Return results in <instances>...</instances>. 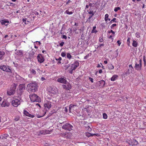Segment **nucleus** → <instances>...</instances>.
<instances>
[{
	"label": "nucleus",
	"instance_id": "obj_1",
	"mask_svg": "<svg viewBox=\"0 0 146 146\" xmlns=\"http://www.w3.org/2000/svg\"><path fill=\"white\" fill-rule=\"evenodd\" d=\"M27 89L29 92H34L37 90V85L36 82H32L27 86Z\"/></svg>",
	"mask_w": 146,
	"mask_h": 146
},
{
	"label": "nucleus",
	"instance_id": "obj_2",
	"mask_svg": "<svg viewBox=\"0 0 146 146\" xmlns=\"http://www.w3.org/2000/svg\"><path fill=\"white\" fill-rule=\"evenodd\" d=\"M17 84L15 83H13L10 87L9 90L7 92V94L9 96L13 95L15 92L17 86Z\"/></svg>",
	"mask_w": 146,
	"mask_h": 146
},
{
	"label": "nucleus",
	"instance_id": "obj_3",
	"mask_svg": "<svg viewBox=\"0 0 146 146\" xmlns=\"http://www.w3.org/2000/svg\"><path fill=\"white\" fill-rule=\"evenodd\" d=\"M29 98L31 100L32 102H40L41 100L40 98L37 95L33 94L32 95H30Z\"/></svg>",
	"mask_w": 146,
	"mask_h": 146
},
{
	"label": "nucleus",
	"instance_id": "obj_4",
	"mask_svg": "<svg viewBox=\"0 0 146 146\" xmlns=\"http://www.w3.org/2000/svg\"><path fill=\"white\" fill-rule=\"evenodd\" d=\"M25 86L24 84H20L19 86L18 89L17 90V93L19 95H21L25 90Z\"/></svg>",
	"mask_w": 146,
	"mask_h": 146
},
{
	"label": "nucleus",
	"instance_id": "obj_5",
	"mask_svg": "<svg viewBox=\"0 0 146 146\" xmlns=\"http://www.w3.org/2000/svg\"><path fill=\"white\" fill-rule=\"evenodd\" d=\"M79 64V62L77 61L75 62L74 64H72L71 65V69L69 71V73L72 74L73 70H75L78 66Z\"/></svg>",
	"mask_w": 146,
	"mask_h": 146
},
{
	"label": "nucleus",
	"instance_id": "obj_6",
	"mask_svg": "<svg viewBox=\"0 0 146 146\" xmlns=\"http://www.w3.org/2000/svg\"><path fill=\"white\" fill-rule=\"evenodd\" d=\"M73 126L69 123H66L62 126V128L65 130H67L70 131L72 130Z\"/></svg>",
	"mask_w": 146,
	"mask_h": 146
},
{
	"label": "nucleus",
	"instance_id": "obj_7",
	"mask_svg": "<svg viewBox=\"0 0 146 146\" xmlns=\"http://www.w3.org/2000/svg\"><path fill=\"white\" fill-rule=\"evenodd\" d=\"M72 134L70 132H66L60 134L61 136L68 139H70L72 137Z\"/></svg>",
	"mask_w": 146,
	"mask_h": 146
},
{
	"label": "nucleus",
	"instance_id": "obj_8",
	"mask_svg": "<svg viewBox=\"0 0 146 146\" xmlns=\"http://www.w3.org/2000/svg\"><path fill=\"white\" fill-rule=\"evenodd\" d=\"M139 64H137L136 63H135L134 68L137 71L141 70L142 66V60L140 59L139 61Z\"/></svg>",
	"mask_w": 146,
	"mask_h": 146
},
{
	"label": "nucleus",
	"instance_id": "obj_9",
	"mask_svg": "<svg viewBox=\"0 0 146 146\" xmlns=\"http://www.w3.org/2000/svg\"><path fill=\"white\" fill-rule=\"evenodd\" d=\"M0 69L3 71L8 72H11V70L9 66L3 65L0 66Z\"/></svg>",
	"mask_w": 146,
	"mask_h": 146
},
{
	"label": "nucleus",
	"instance_id": "obj_10",
	"mask_svg": "<svg viewBox=\"0 0 146 146\" xmlns=\"http://www.w3.org/2000/svg\"><path fill=\"white\" fill-rule=\"evenodd\" d=\"M20 100L18 99H15L13 100L11 102L12 105L15 107H17L19 105H20Z\"/></svg>",
	"mask_w": 146,
	"mask_h": 146
},
{
	"label": "nucleus",
	"instance_id": "obj_11",
	"mask_svg": "<svg viewBox=\"0 0 146 146\" xmlns=\"http://www.w3.org/2000/svg\"><path fill=\"white\" fill-rule=\"evenodd\" d=\"M58 92V89L56 88H52L50 92V95L51 96H54V95L56 94Z\"/></svg>",
	"mask_w": 146,
	"mask_h": 146
},
{
	"label": "nucleus",
	"instance_id": "obj_12",
	"mask_svg": "<svg viewBox=\"0 0 146 146\" xmlns=\"http://www.w3.org/2000/svg\"><path fill=\"white\" fill-rule=\"evenodd\" d=\"M16 80L17 82H19L20 83L23 82L25 81L24 78L21 77L19 75H17L15 77Z\"/></svg>",
	"mask_w": 146,
	"mask_h": 146
},
{
	"label": "nucleus",
	"instance_id": "obj_13",
	"mask_svg": "<svg viewBox=\"0 0 146 146\" xmlns=\"http://www.w3.org/2000/svg\"><path fill=\"white\" fill-rule=\"evenodd\" d=\"M44 106L45 108H47L49 109L51 107V102L50 101L46 100L44 102Z\"/></svg>",
	"mask_w": 146,
	"mask_h": 146
},
{
	"label": "nucleus",
	"instance_id": "obj_14",
	"mask_svg": "<svg viewBox=\"0 0 146 146\" xmlns=\"http://www.w3.org/2000/svg\"><path fill=\"white\" fill-rule=\"evenodd\" d=\"M37 57L38 61L40 63H42L44 61V58L43 57L41 54H38Z\"/></svg>",
	"mask_w": 146,
	"mask_h": 146
},
{
	"label": "nucleus",
	"instance_id": "obj_15",
	"mask_svg": "<svg viewBox=\"0 0 146 146\" xmlns=\"http://www.w3.org/2000/svg\"><path fill=\"white\" fill-rule=\"evenodd\" d=\"M128 143L130 145L132 146L137 145L139 143L135 139L133 140L132 141H129L128 142Z\"/></svg>",
	"mask_w": 146,
	"mask_h": 146
},
{
	"label": "nucleus",
	"instance_id": "obj_16",
	"mask_svg": "<svg viewBox=\"0 0 146 146\" xmlns=\"http://www.w3.org/2000/svg\"><path fill=\"white\" fill-rule=\"evenodd\" d=\"M57 81L58 82L66 84V80L64 78H59L58 79Z\"/></svg>",
	"mask_w": 146,
	"mask_h": 146
},
{
	"label": "nucleus",
	"instance_id": "obj_17",
	"mask_svg": "<svg viewBox=\"0 0 146 146\" xmlns=\"http://www.w3.org/2000/svg\"><path fill=\"white\" fill-rule=\"evenodd\" d=\"M24 113L25 115L32 118H33L35 116L34 115L30 114L28 111L25 110L24 111Z\"/></svg>",
	"mask_w": 146,
	"mask_h": 146
},
{
	"label": "nucleus",
	"instance_id": "obj_18",
	"mask_svg": "<svg viewBox=\"0 0 146 146\" xmlns=\"http://www.w3.org/2000/svg\"><path fill=\"white\" fill-rule=\"evenodd\" d=\"M9 105L10 104L9 103L7 102L6 100H5L3 101L1 105L3 107H5L6 106L9 107Z\"/></svg>",
	"mask_w": 146,
	"mask_h": 146
},
{
	"label": "nucleus",
	"instance_id": "obj_19",
	"mask_svg": "<svg viewBox=\"0 0 146 146\" xmlns=\"http://www.w3.org/2000/svg\"><path fill=\"white\" fill-rule=\"evenodd\" d=\"M77 107V105H74L73 104H71L70 105L69 107V111H71V110H74V108H75V107Z\"/></svg>",
	"mask_w": 146,
	"mask_h": 146
},
{
	"label": "nucleus",
	"instance_id": "obj_20",
	"mask_svg": "<svg viewBox=\"0 0 146 146\" xmlns=\"http://www.w3.org/2000/svg\"><path fill=\"white\" fill-rule=\"evenodd\" d=\"M118 76L116 75H113L111 78V80L112 81H115L117 79Z\"/></svg>",
	"mask_w": 146,
	"mask_h": 146
},
{
	"label": "nucleus",
	"instance_id": "obj_21",
	"mask_svg": "<svg viewBox=\"0 0 146 146\" xmlns=\"http://www.w3.org/2000/svg\"><path fill=\"white\" fill-rule=\"evenodd\" d=\"M93 16L94 15H89V17L88 18V19L87 20V21L89 23H90L91 22V20L93 21L94 19H92V18Z\"/></svg>",
	"mask_w": 146,
	"mask_h": 146
},
{
	"label": "nucleus",
	"instance_id": "obj_22",
	"mask_svg": "<svg viewBox=\"0 0 146 146\" xmlns=\"http://www.w3.org/2000/svg\"><path fill=\"white\" fill-rule=\"evenodd\" d=\"M96 135V134H91L89 133L88 132L86 133V135L88 137H89L90 136H93L94 135Z\"/></svg>",
	"mask_w": 146,
	"mask_h": 146
},
{
	"label": "nucleus",
	"instance_id": "obj_23",
	"mask_svg": "<svg viewBox=\"0 0 146 146\" xmlns=\"http://www.w3.org/2000/svg\"><path fill=\"white\" fill-rule=\"evenodd\" d=\"M132 45L134 47H137L138 45V43L135 40H133L132 43Z\"/></svg>",
	"mask_w": 146,
	"mask_h": 146
},
{
	"label": "nucleus",
	"instance_id": "obj_24",
	"mask_svg": "<svg viewBox=\"0 0 146 146\" xmlns=\"http://www.w3.org/2000/svg\"><path fill=\"white\" fill-rule=\"evenodd\" d=\"M30 73L32 74L35 75L36 74V71L33 69H30Z\"/></svg>",
	"mask_w": 146,
	"mask_h": 146
},
{
	"label": "nucleus",
	"instance_id": "obj_25",
	"mask_svg": "<svg viewBox=\"0 0 146 146\" xmlns=\"http://www.w3.org/2000/svg\"><path fill=\"white\" fill-rule=\"evenodd\" d=\"M42 112L43 113V114L42 116H40V115L37 116V117L38 118H39L41 117L42 116H43L46 113V111L45 110H42Z\"/></svg>",
	"mask_w": 146,
	"mask_h": 146
},
{
	"label": "nucleus",
	"instance_id": "obj_26",
	"mask_svg": "<svg viewBox=\"0 0 146 146\" xmlns=\"http://www.w3.org/2000/svg\"><path fill=\"white\" fill-rule=\"evenodd\" d=\"M1 23L2 25H4L6 23H9L8 21L2 20L1 21Z\"/></svg>",
	"mask_w": 146,
	"mask_h": 146
},
{
	"label": "nucleus",
	"instance_id": "obj_27",
	"mask_svg": "<svg viewBox=\"0 0 146 146\" xmlns=\"http://www.w3.org/2000/svg\"><path fill=\"white\" fill-rule=\"evenodd\" d=\"M5 54L4 52L2 51H0V59H1Z\"/></svg>",
	"mask_w": 146,
	"mask_h": 146
},
{
	"label": "nucleus",
	"instance_id": "obj_28",
	"mask_svg": "<svg viewBox=\"0 0 146 146\" xmlns=\"http://www.w3.org/2000/svg\"><path fill=\"white\" fill-rule=\"evenodd\" d=\"M100 83L101 84L102 87L104 86L105 82L104 80H101L100 81Z\"/></svg>",
	"mask_w": 146,
	"mask_h": 146
},
{
	"label": "nucleus",
	"instance_id": "obj_29",
	"mask_svg": "<svg viewBox=\"0 0 146 146\" xmlns=\"http://www.w3.org/2000/svg\"><path fill=\"white\" fill-rule=\"evenodd\" d=\"M114 68V66L112 64H111L109 65V69L110 70H112Z\"/></svg>",
	"mask_w": 146,
	"mask_h": 146
},
{
	"label": "nucleus",
	"instance_id": "obj_30",
	"mask_svg": "<svg viewBox=\"0 0 146 146\" xmlns=\"http://www.w3.org/2000/svg\"><path fill=\"white\" fill-rule=\"evenodd\" d=\"M96 26H94L93 28V29L92 31V33H96L97 32V31L96 30Z\"/></svg>",
	"mask_w": 146,
	"mask_h": 146
},
{
	"label": "nucleus",
	"instance_id": "obj_31",
	"mask_svg": "<svg viewBox=\"0 0 146 146\" xmlns=\"http://www.w3.org/2000/svg\"><path fill=\"white\" fill-rule=\"evenodd\" d=\"M72 56L71 55L70 53H67V57L69 60L70 59L72 58Z\"/></svg>",
	"mask_w": 146,
	"mask_h": 146
},
{
	"label": "nucleus",
	"instance_id": "obj_32",
	"mask_svg": "<svg viewBox=\"0 0 146 146\" xmlns=\"http://www.w3.org/2000/svg\"><path fill=\"white\" fill-rule=\"evenodd\" d=\"M66 86H67V90H69L71 88V85L69 84H68Z\"/></svg>",
	"mask_w": 146,
	"mask_h": 146
},
{
	"label": "nucleus",
	"instance_id": "obj_33",
	"mask_svg": "<svg viewBox=\"0 0 146 146\" xmlns=\"http://www.w3.org/2000/svg\"><path fill=\"white\" fill-rule=\"evenodd\" d=\"M108 17L109 15L108 14H106L105 15V20L106 21L108 20Z\"/></svg>",
	"mask_w": 146,
	"mask_h": 146
},
{
	"label": "nucleus",
	"instance_id": "obj_34",
	"mask_svg": "<svg viewBox=\"0 0 146 146\" xmlns=\"http://www.w3.org/2000/svg\"><path fill=\"white\" fill-rule=\"evenodd\" d=\"M51 131H50L49 130H44L45 135L48 134H50L51 133Z\"/></svg>",
	"mask_w": 146,
	"mask_h": 146
},
{
	"label": "nucleus",
	"instance_id": "obj_35",
	"mask_svg": "<svg viewBox=\"0 0 146 146\" xmlns=\"http://www.w3.org/2000/svg\"><path fill=\"white\" fill-rule=\"evenodd\" d=\"M65 13H66L68 15H71L73 13V12L71 11H69L68 10H67L66 11Z\"/></svg>",
	"mask_w": 146,
	"mask_h": 146
},
{
	"label": "nucleus",
	"instance_id": "obj_36",
	"mask_svg": "<svg viewBox=\"0 0 146 146\" xmlns=\"http://www.w3.org/2000/svg\"><path fill=\"white\" fill-rule=\"evenodd\" d=\"M103 118L104 119H106L107 118V117H108L106 113H104L103 114Z\"/></svg>",
	"mask_w": 146,
	"mask_h": 146
},
{
	"label": "nucleus",
	"instance_id": "obj_37",
	"mask_svg": "<svg viewBox=\"0 0 146 146\" xmlns=\"http://www.w3.org/2000/svg\"><path fill=\"white\" fill-rule=\"evenodd\" d=\"M120 9L121 8L119 7H115L114 9V11L115 12H117L118 10H120Z\"/></svg>",
	"mask_w": 146,
	"mask_h": 146
},
{
	"label": "nucleus",
	"instance_id": "obj_38",
	"mask_svg": "<svg viewBox=\"0 0 146 146\" xmlns=\"http://www.w3.org/2000/svg\"><path fill=\"white\" fill-rule=\"evenodd\" d=\"M116 19V18H114L110 22V23H112L113 22L116 23V22L115 21Z\"/></svg>",
	"mask_w": 146,
	"mask_h": 146
},
{
	"label": "nucleus",
	"instance_id": "obj_39",
	"mask_svg": "<svg viewBox=\"0 0 146 146\" xmlns=\"http://www.w3.org/2000/svg\"><path fill=\"white\" fill-rule=\"evenodd\" d=\"M88 13L89 15H94V13L92 10L88 12Z\"/></svg>",
	"mask_w": 146,
	"mask_h": 146
},
{
	"label": "nucleus",
	"instance_id": "obj_40",
	"mask_svg": "<svg viewBox=\"0 0 146 146\" xmlns=\"http://www.w3.org/2000/svg\"><path fill=\"white\" fill-rule=\"evenodd\" d=\"M19 119L20 117L19 116H17L15 117L14 120L15 121H19Z\"/></svg>",
	"mask_w": 146,
	"mask_h": 146
},
{
	"label": "nucleus",
	"instance_id": "obj_41",
	"mask_svg": "<svg viewBox=\"0 0 146 146\" xmlns=\"http://www.w3.org/2000/svg\"><path fill=\"white\" fill-rule=\"evenodd\" d=\"M129 67L130 70H131V72H132V71H133V66H132L131 64L129 65Z\"/></svg>",
	"mask_w": 146,
	"mask_h": 146
},
{
	"label": "nucleus",
	"instance_id": "obj_42",
	"mask_svg": "<svg viewBox=\"0 0 146 146\" xmlns=\"http://www.w3.org/2000/svg\"><path fill=\"white\" fill-rule=\"evenodd\" d=\"M130 38L129 37L128 38L127 40V42L128 46L129 45L130 43Z\"/></svg>",
	"mask_w": 146,
	"mask_h": 146
},
{
	"label": "nucleus",
	"instance_id": "obj_43",
	"mask_svg": "<svg viewBox=\"0 0 146 146\" xmlns=\"http://www.w3.org/2000/svg\"><path fill=\"white\" fill-rule=\"evenodd\" d=\"M135 36L137 38H139L140 37V34L138 32H137L135 34Z\"/></svg>",
	"mask_w": 146,
	"mask_h": 146
},
{
	"label": "nucleus",
	"instance_id": "obj_44",
	"mask_svg": "<svg viewBox=\"0 0 146 146\" xmlns=\"http://www.w3.org/2000/svg\"><path fill=\"white\" fill-rule=\"evenodd\" d=\"M61 55L62 57H64L66 55V54L65 52H63L61 53Z\"/></svg>",
	"mask_w": 146,
	"mask_h": 146
},
{
	"label": "nucleus",
	"instance_id": "obj_45",
	"mask_svg": "<svg viewBox=\"0 0 146 146\" xmlns=\"http://www.w3.org/2000/svg\"><path fill=\"white\" fill-rule=\"evenodd\" d=\"M39 134H41L45 135L44 130H41V131H39Z\"/></svg>",
	"mask_w": 146,
	"mask_h": 146
},
{
	"label": "nucleus",
	"instance_id": "obj_46",
	"mask_svg": "<svg viewBox=\"0 0 146 146\" xmlns=\"http://www.w3.org/2000/svg\"><path fill=\"white\" fill-rule=\"evenodd\" d=\"M117 26L116 24H112L111 26V29H113V27H115Z\"/></svg>",
	"mask_w": 146,
	"mask_h": 146
},
{
	"label": "nucleus",
	"instance_id": "obj_47",
	"mask_svg": "<svg viewBox=\"0 0 146 146\" xmlns=\"http://www.w3.org/2000/svg\"><path fill=\"white\" fill-rule=\"evenodd\" d=\"M108 33H112L113 34H114L115 33V32L112 30H111L110 31H108Z\"/></svg>",
	"mask_w": 146,
	"mask_h": 146
},
{
	"label": "nucleus",
	"instance_id": "obj_48",
	"mask_svg": "<svg viewBox=\"0 0 146 146\" xmlns=\"http://www.w3.org/2000/svg\"><path fill=\"white\" fill-rule=\"evenodd\" d=\"M89 79L92 83H93L94 82L93 79L91 77H89Z\"/></svg>",
	"mask_w": 146,
	"mask_h": 146
},
{
	"label": "nucleus",
	"instance_id": "obj_49",
	"mask_svg": "<svg viewBox=\"0 0 146 146\" xmlns=\"http://www.w3.org/2000/svg\"><path fill=\"white\" fill-rule=\"evenodd\" d=\"M62 86L64 88L66 89V90H67V86L66 85H63Z\"/></svg>",
	"mask_w": 146,
	"mask_h": 146
},
{
	"label": "nucleus",
	"instance_id": "obj_50",
	"mask_svg": "<svg viewBox=\"0 0 146 146\" xmlns=\"http://www.w3.org/2000/svg\"><path fill=\"white\" fill-rule=\"evenodd\" d=\"M117 43L119 46L121 44V42L119 40H118L117 41Z\"/></svg>",
	"mask_w": 146,
	"mask_h": 146
},
{
	"label": "nucleus",
	"instance_id": "obj_51",
	"mask_svg": "<svg viewBox=\"0 0 146 146\" xmlns=\"http://www.w3.org/2000/svg\"><path fill=\"white\" fill-rule=\"evenodd\" d=\"M89 56V54H88L84 57V58L85 59H87Z\"/></svg>",
	"mask_w": 146,
	"mask_h": 146
},
{
	"label": "nucleus",
	"instance_id": "obj_52",
	"mask_svg": "<svg viewBox=\"0 0 146 146\" xmlns=\"http://www.w3.org/2000/svg\"><path fill=\"white\" fill-rule=\"evenodd\" d=\"M64 42H61L60 44V45L61 46H62L64 44Z\"/></svg>",
	"mask_w": 146,
	"mask_h": 146
},
{
	"label": "nucleus",
	"instance_id": "obj_53",
	"mask_svg": "<svg viewBox=\"0 0 146 146\" xmlns=\"http://www.w3.org/2000/svg\"><path fill=\"white\" fill-rule=\"evenodd\" d=\"M36 44H37V45H40L41 44L40 42L39 41H36L35 42Z\"/></svg>",
	"mask_w": 146,
	"mask_h": 146
},
{
	"label": "nucleus",
	"instance_id": "obj_54",
	"mask_svg": "<svg viewBox=\"0 0 146 146\" xmlns=\"http://www.w3.org/2000/svg\"><path fill=\"white\" fill-rule=\"evenodd\" d=\"M103 39L102 38H100L99 39V41L100 42H102L103 41Z\"/></svg>",
	"mask_w": 146,
	"mask_h": 146
},
{
	"label": "nucleus",
	"instance_id": "obj_55",
	"mask_svg": "<svg viewBox=\"0 0 146 146\" xmlns=\"http://www.w3.org/2000/svg\"><path fill=\"white\" fill-rule=\"evenodd\" d=\"M143 61H144V65H145V66L146 65V60H145V58H143Z\"/></svg>",
	"mask_w": 146,
	"mask_h": 146
},
{
	"label": "nucleus",
	"instance_id": "obj_56",
	"mask_svg": "<svg viewBox=\"0 0 146 146\" xmlns=\"http://www.w3.org/2000/svg\"><path fill=\"white\" fill-rule=\"evenodd\" d=\"M62 58L61 57H60L58 59H57V58H56V60H58L59 61H60L62 60Z\"/></svg>",
	"mask_w": 146,
	"mask_h": 146
},
{
	"label": "nucleus",
	"instance_id": "obj_57",
	"mask_svg": "<svg viewBox=\"0 0 146 146\" xmlns=\"http://www.w3.org/2000/svg\"><path fill=\"white\" fill-rule=\"evenodd\" d=\"M62 38L66 39H67V36L65 35H63L62 36Z\"/></svg>",
	"mask_w": 146,
	"mask_h": 146
},
{
	"label": "nucleus",
	"instance_id": "obj_58",
	"mask_svg": "<svg viewBox=\"0 0 146 146\" xmlns=\"http://www.w3.org/2000/svg\"><path fill=\"white\" fill-rule=\"evenodd\" d=\"M70 2H71V1L70 0H68L66 3V5H67L68 4L70 3Z\"/></svg>",
	"mask_w": 146,
	"mask_h": 146
},
{
	"label": "nucleus",
	"instance_id": "obj_59",
	"mask_svg": "<svg viewBox=\"0 0 146 146\" xmlns=\"http://www.w3.org/2000/svg\"><path fill=\"white\" fill-rule=\"evenodd\" d=\"M102 72V69H100L99 71V73H101Z\"/></svg>",
	"mask_w": 146,
	"mask_h": 146
},
{
	"label": "nucleus",
	"instance_id": "obj_60",
	"mask_svg": "<svg viewBox=\"0 0 146 146\" xmlns=\"http://www.w3.org/2000/svg\"><path fill=\"white\" fill-rule=\"evenodd\" d=\"M112 37H113L112 36V35H111L110 36L109 38H111V39H112V40H113V38H112Z\"/></svg>",
	"mask_w": 146,
	"mask_h": 146
},
{
	"label": "nucleus",
	"instance_id": "obj_61",
	"mask_svg": "<svg viewBox=\"0 0 146 146\" xmlns=\"http://www.w3.org/2000/svg\"><path fill=\"white\" fill-rule=\"evenodd\" d=\"M104 44H100L99 45V46L98 47H101V46H104Z\"/></svg>",
	"mask_w": 146,
	"mask_h": 146
},
{
	"label": "nucleus",
	"instance_id": "obj_62",
	"mask_svg": "<svg viewBox=\"0 0 146 146\" xmlns=\"http://www.w3.org/2000/svg\"><path fill=\"white\" fill-rule=\"evenodd\" d=\"M45 80V79L44 78V77H42L41 78V80H42V81H43V80Z\"/></svg>",
	"mask_w": 146,
	"mask_h": 146
},
{
	"label": "nucleus",
	"instance_id": "obj_63",
	"mask_svg": "<svg viewBox=\"0 0 146 146\" xmlns=\"http://www.w3.org/2000/svg\"><path fill=\"white\" fill-rule=\"evenodd\" d=\"M35 14L36 15H39V13L37 12H35Z\"/></svg>",
	"mask_w": 146,
	"mask_h": 146
},
{
	"label": "nucleus",
	"instance_id": "obj_64",
	"mask_svg": "<svg viewBox=\"0 0 146 146\" xmlns=\"http://www.w3.org/2000/svg\"><path fill=\"white\" fill-rule=\"evenodd\" d=\"M101 65L100 64H98L97 66V68H99L101 67Z\"/></svg>",
	"mask_w": 146,
	"mask_h": 146
}]
</instances>
